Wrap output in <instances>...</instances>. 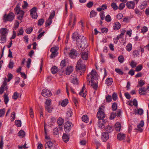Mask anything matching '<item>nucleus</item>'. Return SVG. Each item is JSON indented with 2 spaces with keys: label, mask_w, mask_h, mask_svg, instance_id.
Returning a JSON list of instances; mask_svg holds the SVG:
<instances>
[{
  "label": "nucleus",
  "mask_w": 149,
  "mask_h": 149,
  "mask_svg": "<svg viewBox=\"0 0 149 149\" xmlns=\"http://www.w3.org/2000/svg\"><path fill=\"white\" fill-rule=\"evenodd\" d=\"M78 33L76 31L73 33L72 38L74 40L76 38V43L79 49L83 50L87 47V45L86 38L82 36H77Z\"/></svg>",
  "instance_id": "f257e3e1"
},
{
  "label": "nucleus",
  "mask_w": 149,
  "mask_h": 149,
  "mask_svg": "<svg viewBox=\"0 0 149 149\" xmlns=\"http://www.w3.org/2000/svg\"><path fill=\"white\" fill-rule=\"evenodd\" d=\"M97 74L95 71L93 70H92L90 73L87 77V81L89 82V85L95 90L97 88L98 85L97 82L95 81L94 79H95L97 77Z\"/></svg>",
  "instance_id": "f03ea898"
},
{
  "label": "nucleus",
  "mask_w": 149,
  "mask_h": 149,
  "mask_svg": "<svg viewBox=\"0 0 149 149\" xmlns=\"http://www.w3.org/2000/svg\"><path fill=\"white\" fill-rule=\"evenodd\" d=\"M15 13L18 15L17 18V19L22 22V19L24 15V11L21 9L19 4L17 5L16 7L15 8Z\"/></svg>",
  "instance_id": "7ed1b4c3"
},
{
  "label": "nucleus",
  "mask_w": 149,
  "mask_h": 149,
  "mask_svg": "<svg viewBox=\"0 0 149 149\" xmlns=\"http://www.w3.org/2000/svg\"><path fill=\"white\" fill-rule=\"evenodd\" d=\"M76 67L77 71L81 72V73H84L86 70L85 64L81 59L77 62Z\"/></svg>",
  "instance_id": "20e7f679"
},
{
  "label": "nucleus",
  "mask_w": 149,
  "mask_h": 149,
  "mask_svg": "<svg viewBox=\"0 0 149 149\" xmlns=\"http://www.w3.org/2000/svg\"><path fill=\"white\" fill-rule=\"evenodd\" d=\"M14 13L11 12L9 13L8 15L5 14L3 16V19L5 22H6L7 21L11 22L14 19Z\"/></svg>",
  "instance_id": "39448f33"
},
{
  "label": "nucleus",
  "mask_w": 149,
  "mask_h": 149,
  "mask_svg": "<svg viewBox=\"0 0 149 149\" xmlns=\"http://www.w3.org/2000/svg\"><path fill=\"white\" fill-rule=\"evenodd\" d=\"M104 107L103 106H101L99 108L97 114V117L99 119H104L105 116L103 110Z\"/></svg>",
  "instance_id": "423d86ee"
},
{
  "label": "nucleus",
  "mask_w": 149,
  "mask_h": 149,
  "mask_svg": "<svg viewBox=\"0 0 149 149\" xmlns=\"http://www.w3.org/2000/svg\"><path fill=\"white\" fill-rule=\"evenodd\" d=\"M58 50V47H54L51 48L50 51L52 52V54L50 56L51 58L55 57L58 55L57 51Z\"/></svg>",
  "instance_id": "0eeeda50"
},
{
  "label": "nucleus",
  "mask_w": 149,
  "mask_h": 149,
  "mask_svg": "<svg viewBox=\"0 0 149 149\" xmlns=\"http://www.w3.org/2000/svg\"><path fill=\"white\" fill-rule=\"evenodd\" d=\"M76 21V20L75 16L72 13H71L70 15V18L69 20V25H71L72 24V27H74Z\"/></svg>",
  "instance_id": "6e6552de"
},
{
  "label": "nucleus",
  "mask_w": 149,
  "mask_h": 149,
  "mask_svg": "<svg viewBox=\"0 0 149 149\" xmlns=\"http://www.w3.org/2000/svg\"><path fill=\"white\" fill-rule=\"evenodd\" d=\"M73 70V67L71 66H69L65 69V71L63 70H60V72H61L63 73H64L66 75H69L72 72Z\"/></svg>",
  "instance_id": "1a4fd4ad"
},
{
  "label": "nucleus",
  "mask_w": 149,
  "mask_h": 149,
  "mask_svg": "<svg viewBox=\"0 0 149 149\" xmlns=\"http://www.w3.org/2000/svg\"><path fill=\"white\" fill-rule=\"evenodd\" d=\"M136 1V3H137L138 0H134V1H127L126 3L127 7L130 9H133L135 6V3Z\"/></svg>",
  "instance_id": "9d476101"
},
{
  "label": "nucleus",
  "mask_w": 149,
  "mask_h": 149,
  "mask_svg": "<svg viewBox=\"0 0 149 149\" xmlns=\"http://www.w3.org/2000/svg\"><path fill=\"white\" fill-rule=\"evenodd\" d=\"M36 10L37 8L36 7H33L30 10L31 16L34 19H36L38 17Z\"/></svg>",
  "instance_id": "9b49d317"
},
{
  "label": "nucleus",
  "mask_w": 149,
  "mask_h": 149,
  "mask_svg": "<svg viewBox=\"0 0 149 149\" xmlns=\"http://www.w3.org/2000/svg\"><path fill=\"white\" fill-rule=\"evenodd\" d=\"M41 95L43 96L47 97L51 96L52 93L49 90L45 89L42 90Z\"/></svg>",
  "instance_id": "f8f14e48"
},
{
  "label": "nucleus",
  "mask_w": 149,
  "mask_h": 149,
  "mask_svg": "<svg viewBox=\"0 0 149 149\" xmlns=\"http://www.w3.org/2000/svg\"><path fill=\"white\" fill-rule=\"evenodd\" d=\"M70 79L71 83L73 84H78V80L75 74H72L70 77Z\"/></svg>",
  "instance_id": "ddd939ff"
},
{
  "label": "nucleus",
  "mask_w": 149,
  "mask_h": 149,
  "mask_svg": "<svg viewBox=\"0 0 149 149\" xmlns=\"http://www.w3.org/2000/svg\"><path fill=\"white\" fill-rule=\"evenodd\" d=\"M7 82L6 80H5L0 88V94H2L3 92L7 89Z\"/></svg>",
  "instance_id": "4468645a"
},
{
  "label": "nucleus",
  "mask_w": 149,
  "mask_h": 149,
  "mask_svg": "<svg viewBox=\"0 0 149 149\" xmlns=\"http://www.w3.org/2000/svg\"><path fill=\"white\" fill-rule=\"evenodd\" d=\"M72 126V123L69 121L66 122L64 126L65 130V132H68L70 130Z\"/></svg>",
  "instance_id": "2eb2a0df"
},
{
  "label": "nucleus",
  "mask_w": 149,
  "mask_h": 149,
  "mask_svg": "<svg viewBox=\"0 0 149 149\" xmlns=\"http://www.w3.org/2000/svg\"><path fill=\"white\" fill-rule=\"evenodd\" d=\"M109 139L108 132H104L102 133V140L103 142H106Z\"/></svg>",
  "instance_id": "dca6fc26"
},
{
  "label": "nucleus",
  "mask_w": 149,
  "mask_h": 149,
  "mask_svg": "<svg viewBox=\"0 0 149 149\" xmlns=\"http://www.w3.org/2000/svg\"><path fill=\"white\" fill-rule=\"evenodd\" d=\"M77 51L74 49H73L70 51L69 55L71 58H75L77 56Z\"/></svg>",
  "instance_id": "f3484780"
},
{
  "label": "nucleus",
  "mask_w": 149,
  "mask_h": 149,
  "mask_svg": "<svg viewBox=\"0 0 149 149\" xmlns=\"http://www.w3.org/2000/svg\"><path fill=\"white\" fill-rule=\"evenodd\" d=\"M105 124V122L103 119H99L98 125L100 128L102 129L104 127Z\"/></svg>",
  "instance_id": "a211bd4d"
},
{
  "label": "nucleus",
  "mask_w": 149,
  "mask_h": 149,
  "mask_svg": "<svg viewBox=\"0 0 149 149\" xmlns=\"http://www.w3.org/2000/svg\"><path fill=\"white\" fill-rule=\"evenodd\" d=\"M144 125V123L143 120H141L140 123L137 126V130L140 132H142L143 131V129L142 128Z\"/></svg>",
  "instance_id": "6ab92c4d"
},
{
  "label": "nucleus",
  "mask_w": 149,
  "mask_h": 149,
  "mask_svg": "<svg viewBox=\"0 0 149 149\" xmlns=\"http://www.w3.org/2000/svg\"><path fill=\"white\" fill-rule=\"evenodd\" d=\"M86 91L85 90L84 86L80 92L79 93V95L83 97H85L86 95Z\"/></svg>",
  "instance_id": "aec40b11"
},
{
  "label": "nucleus",
  "mask_w": 149,
  "mask_h": 149,
  "mask_svg": "<svg viewBox=\"0 0 149 149\" xmlns=\"http://www.w3.org/2000/svg\"><path fill=\"white\" fill-rule=\"evenodd\" d=\"M121 27L120 24L118 22H115L113 24V29L115 30H118Z\"/></svg>",
  "instance_id": "412c9836"
},
{
  "label": "nucleus",
  "mask_w": 149,
  "mask_h": 149,
  "mask_svg": "<svg viewBox=\"0 0 149 149\" xmlns=\"http://www.w3.org/2000/svg\"><path fill=\"white\" fill-rule=\"evenodd\" d=\"M8 32V30L5 28H1L0 30V33L1 35H6Z\"/></svg>",
  "instance_id": "4be33fe9"
},
{
  "label": "nucleus",
  "mask_w": 149,
  "mask_h": 149,
  "mask_svg": "<svg viewBox=\"0 0 149 149\" xmlns=\"http://www.w3.org/2000/svg\"><path fill=\"white\" fill-rule=\"evenodd\" d=\"M125 137V135L123 133H120L117 135V138L119 140H123Z\"/></svg>",
  "instance_id": "5701e85b"
},
{
  "label": "nucleus",
  "mask_w": 149,
  "mask_h": 149,
  "mask_svg": "<svg viewBox=\"0 0 149 149\" xmlns=\"http://www.w3.org/2000/svg\"><path fill=\"white\" fill-rule=\"evenodd\" d=\"M88 52H84L82 53L81 57L84 60H87L88 58Z\"/></svg>",
  "instance_id": "b1692460"
},
{
  "label": "nucleus",
  "mask_w": 149,
  "mask_h": 149,
  "mask_svg": "<svg viewBox=\"0 0 149 149\" xmlns=\"http://www.w3.org/2000/svg\"><path fill=\"white\" fill-rule=\"evenodd\" d=\"M113 82V79L111 78H107L105 81V84L108 86H111Z\"/></svg>",
  "instance_id": "393cba45"
},
{
  "label": "nucleus",
  "mask_w": 149,
  "mask_h": 149,
  "mask_svg": "<svg viewBox=\"0 0 149 149\" xmlns=\"http://www.w3.org/2000/svg\"><path fill=\"white\" fill-rule=\"evenodd\" d=\"M54 145L53 143L52 142L50 141H49L47 142L45 144V147L46 149H47V148H49L50 147H51V146H54Z\"/></svg>",
  "instance_id": "a878e982"
},
{
  "label": "nucleus",
  "mask_w": 149,
  "mask_h": 149,
  "mask_svg": "<svg viewBox=\"0 0 149 149\" xmlns=\"http://www.w3.org/2000/svg\"><path fill=\"white\" fill-rule=\"evenodd\" d=\"M143 112V110L142 109L139 108L137 110H135L134 111V113L135 114H139V115H142Z\"/></svg>",
  "instance_id": "bb28decb"
},
{
  "label": "nucleus",
  "mask_w": 149,
  "mask_h": 149,
  "mask_svg": "<svg viewBox=\"0 0 149 149\" xmlns=\"http://www.w3.org/2000/svg\"><path fill=\"white\" fill-rule=\"evenodd\" d=\"M6 36L1 35L0 36V42L3 43L6 42Z\"/></svg>",
  "instance_id": "cd10ccee"
},
{
  "label": "nucleus",
  "mask_w": 149,
  "mask_h": 149,
  "mask_svg": "<svg viewBox=\"0 0 149 149\" xmlns=\"http://www.w3.org/2000/svg\"><path fill=\"white\" fill-rule=\"evenodd\" d=\"M147 90V88L145 87H143L141 88H140L139 90V93L140 95H144L145 93H143V92H146Z\"/></svg>",
  "instance_id": "c85d7f7f"
},
{
  "label": "nucleus",
  "mask_w": 149,
  "mask_h": 149,
  "mask_svg": "<svg viewBox=\"0 0 149 149\" xmlns=\"http://www.w3.org/2000/svg\"><path fill=\"white\" fill-rule=\"evenodd\" d=\"M116 130L117 132H119L121 129V125L120 123L117 122L115 126Z\"/></svg>",
  "instance_id": "c756f323"
},
{
  "label": "nucleus",
  "mask_w": 149,
  "mask_h": 149,
  "mask_svg": "<svg viewBox=\"0 0 149 149\" xmlns=\"http://www.w3.org/2000/svg\"><path fill=\"white\" fill-rule=\"evenodd\" d=\"M147 5V2L146 1H144L141 4L140 7L141 10L144 9Z\"/></svg>",
  "instance_id": "7c9ffc66"
},
{
  "label": "nucleus",
  "mask_w": 149,
  "mask_h": 149,
  "mask_svg": "<svg viewBox=\"0 0 149 149\" xmlns=\"http://www.w3.org/2000/svg\"><path fill=\"white\" fill-rule=\"evenodd\" d=\"M60 65L61 67V70H62L63 68L66 66V64L65 60H63L61 61L60 64Z\"/></svg>",
  "instance_id": "2f4dec72"
},
{
  "label": "nucleus",
  "mask_w": 149,
  "mask_h": 149,
  "mask_svg": "<svg viewBox=\"0 0 149 149\" xmlns=\"http://www.w3.org/2000/svg\"><path fill=\"white\" fill-rule=\"evenodd\" d=\"M51 71L52 74H54L58 71V69L57 67L54 66L51 68Z\"/></svg>",
  "instance_id": "473e14b6"
},
{
  "label": "nucleus",
  "mask_w": 149,
  "mask_h": 149,
  "mask_svg": "<svg viewBox=\"0 0 149 149\" xmlns=\"http://www.w3.org/2000/svg\"><path fill=\"white\" fill-rule=\"evenodd\" d=\"M62 138L63 141L65 142H67L69 140L68 136L66 134H63Z\"/></svg>",
  "instance_id": "72a5a7b5"
},
{
  "label": "nucleus",
  "mask_w": 149,
  "mask_h": 149,
  "mask_svg": "<svg viewBox=\"0 0 149 149\" xmlns=\"http://www.w3.org/2000/svg\"><path fill=\"white\" fill-rule=\"evenodd\" d=\"M132 45L130 43H129L126 47V49L128 52H130L132 50Z\"/></svg>",
  "instance_id": "f704fd0d"
},
{
  "label": "nucleus",
  "mask_w": 149,
  "mask_h": 149,
  "mask_svg": "<svg viewBox=\"0 0 149 149\" xmlns=\"http://www.w3.org/2000/svg\"><path fill=\"white\" fill-rule=\"evenodd\" d=\"M82 119L83 121L87 123L88 121V116L86 115H83L82 117Z\"/></svg>",
  "instance_id": "c9c22d12"
},
{
  "label": "nucleus",
  "mask_w": 149,
  "mask_h": 149,
  "mask_svg": "<svg viewBox=\"0 0 149 149\" xmlns=\"http://www.w3.org/2000/svg\"><path fill=\"white\" fill-rule=\"evenodd\" d=\"M3 97L4 98V101L5 103L7 104L9 101V98L8 97V95L6 93L4 94Z\"/></svg>",
  "instance_id": "e433bc0d"
},
{
  "label": "nucleus",
  "mask_w": 149,
  "mask_h": 149,
  "mask_svg": "<svg viewBox=\"0 0 149 149\" xmlns=\"http://www.w3.org/2000/svg\"><path fill=\"white\" fill-rule=\"evenodd\" d=\"M18 135L21 137L23 138L25 136V132L22 130H21L18 133Z\"/></svg>",
  "instance_id": "4c0bfd02"
},
{
  "label": "nucleus",
  "mask_w": 149,
  "mask_h": 149,
  "mask_svg": "<svg viewBox=\"0 0 149 149\" xmlns=\"http://www.w3.org/2000/svg\"><path fill=\"white\" fill-rule=\"evenodd\" d=\"M68 103V100L65 99L62 101L61 105L62 107H65L66 106Z\"/></svg>",
  "instance_id": "58836bf2"
},
{
  "label": "nucleus",
  "mask_w": 149,
  "mask_h": 149,
  "mask_svg": "<svg viewBox=\"0 0 149 149\" xmlns=\"http://www.w3.org/2000/svg\"><path fill=\"white\" fill-rule=\"evenodd\" d=\"M97 15V13L94 10H92L90 14V17L91 18H92L95 16Z\"/></svg>",
  "instance_id": "ea45409f"
},
{
  "label": "nucleus",
  "mask_w": 149,
  "mask_h": 149,
  "mask_svg": "<svg viewBox=\"0 0 149 149\" xmlns=\"http://www.w3.org/2000/svg\"><path fill=\"white\" fill-rule=\"evenodd\" d=\"M105 129L106 131L108 132H110L113 130V129L109 125H108L107 127H106Z\"/></svg>",
  "instance_id": "a19ab883"
},
{
  "label": "nucleus",
  "mask_w": 149,
  "mask_h": 149,
  "mask_svg": "<svg viewBox=\"0 0 149 149\" xmlns=\"http://www.w3.org/2000/svg\"><path fill=\"white\" fill-rule=\"evenodd\" d=\"M111 6L114 10H116L118 9V7L116 3L113 2L111 4Z\"/></svg>",
  "instance_id": "79ce46f5"
},
{
  "label": "nucleus",
  "mask_w": 149,
  "mask_h": 149,
  "mask_svg": "<svg viewBox=\"0 0 149 149\" xmlns=\"http://www.w3.org/2000/svg\"><path fill=\"white\" fill-rule=\"evenodd\" d=\"M148 31V29L147 27L144 26L141 28V32L143 33H144Z\"/></svg>",
  "instance_id": "37998d69"
},
{
  "label": "nucleus",
  "mask_w": 149,
  "mask_h": 149,
  "mask_svg": "<svg viewBox=\"0 0 149 149\" xmlns=\"http://www.w3.org/2000/svg\"><path fill=\"white\" fill-rule=\"evenodd\" d=\"M63 119L62 118H59L57 120V123L59 126H61L63 123Z\"/></svg>",
  "instance_id": "c03bdc74"
},
{
  "label": "nucleus",
  "mask_w": 149,
  "mask_h": 149,
  "mask_svg": "<svg viewBox=\"0 0 149 149\" xmlns=\"http://www.w3.org/2000/svg\"><path fill=\"white\" fill-rule=\"evenodd\" d=\"M53 133L54 135H58L59 134V132L58 128L55 127L53 129Z\"/></svg>",
  "instance_id": "a18cd8bd"
},
{
  "label": "nucleus",
  "mask_w": 149,
  "mask_h": 149,
  "mask_svg": "<svg viewBox=\"0 0 149 149\" xmlns=\"http://www.w3.org/2000/svg\"><path fill=\"white\" fill-rule=\"evenodd\" d=\"M118 59L119 62L122 63L124 61V58L123 55H120L118 57Z\"/></svg>",
  "instance_id": "49530a36"
},
{
  "label": "nucleus",
  "mask_w": 149,
  "mask_h": 149,
  "mask_svg": "<svg viewBox=\"0 0 149 149\" xmlns=\"http://www.w3.org/2000/svg\"><path fill=\"white\" fill-rule=\"evenodd\" d=\"M33 29V28L31 27L27 28L25 30V32L27 33L30 34L32 32Z\"/></svg>",
  "instance_id": "de8ad7c7"
},
{
  "label": "nucleus",
  "mask_w": 149,
  "mask_h": 149,
  "mask_svg": "<svg viewBox=\"0 0 149 149\" xmlns=\"http://www.w3.org/2000/svg\"><path fill=\"white\" fill-rule=\"evenodd\" d=\"M55 14V12L54 10H52L51 12L49 18V19H52L54 18Z\"/></svg>",
  "instance_id": "09e8293b"
},
{
  "label": "nucleus",
  "mask_w": 149,
  "mask_h": 149,
  "mask_svg": "<svg viewBox=\"0 0 149 149\" xmlns=\"http://www.w3.org/2000/svg\"><path fill=\"white\" fill-rule=\"evenodd\" d=\"M15 125L17 126V127H20L21 125V122L20 120H16L15 121Z\"/></svg>",
  "instance_id": "8fccbe9b"
},
{
  "label": "nucleus",
  "mask_w": 149,
  "mask_h": 149,
  "mask_svg": "<svg viewBox=\"0 0 149 149\" xmlns=\"http://www.w3.org/2000/svg\"><path fill=\"white\" fill-rule=\"evenodd\" d=\"M28 4L26 1H23L22 7L23 9H26L27 8Z\"/></svg>",
  "instance_id": "3c124183"
},
{
  "label": "nucleus",
  "mask_w": 149,
  "mask_h": 149,
  "mask_svg": "<svg viewBox=\"0 0 149 149\" xmlns=\"http://www.w3.org/2000/svg\"><path fill=\"white\" fill-rule=\"evenodd\" d=\"M115 71L120 74L123 75V72L120 69L116 68L115 69Z\"/></svg>",
  "instance_id": "603ef678"
},
{
  "label": "nucleus",
  "mask_w": 149,
  "mask_h": 149,
  "mask_svg": "<svg viewBox=\"0 0 149 149\" xmlns=\"http://www.w3.org/2000/svg\"><path fill=\"white\" fill-rule=\"evenodd\" d=\"M52 22V20L48 19L47 20L45 23L46 26H49Z\"/></svg>",
  "instance_id": "864d4df0"
},
{
  "label": "nucleus",
  "mask_w": 149,
  "mask_h": 149,
  "mask_svg": "<svg viewBox=\"0 0 149 149\" xmlns=\"http://www.w3.org/2000/svg\"><path fill=\"white\" fill-rule=\"evenodd\" d=\"M46 106H50L51 104V100L49 99H47L46 100L45 102Z\"/></svg>",
  "instance_id": "5fc2aeb1"
},
{
  "label": "nucleus",
  "mask_w": 149,
  "mask_h": 149,
  "mask_svg": "<svg viewBox=\"0 0 149 149\" xmlns=\"http://www.w3.org/2000/svg\"><path fill=\"white\" fill-rule=\"evenodd\" d=\"M45 109L46 110L49 112L50 113L52 111L53 109L52 108V107L50 106H46Z\"/></svg>",
  "instance_id": "6e6d98bb"
},
{
  "label": "nucleus",
  "mask_w": 149,
  "mask_h": 149,
  "mask_svg": "<svg viewBox=\"0 0 149 149\" xmlns=\"http://www.w3.org/2000/svg\"><path fill=\"white\" fill-rule=\"evenodd\" d=\"M44 22V20L43 19H41L39 20L38 24V26H41Z\"/></svg>",
  "instance_id": "4d7b16f0"
},
{
  "label": "nucleus",
  "mask_w": 149,
  "mask_h": 149,
  "mask_svg": "<svg viewBox=\"0 0 149 149\" xmlns=\"http://www.w3.org/2000/svg\"><path fill=\"white\" fill-rule=\"evenodd\" d=\"M5 109H0V117H3L5 113Z\"/></svg>",
  "instance_id": "13d9d810"
},
{
  "label": "nucleus",
  "mask_w": 149,
  "mask_h": 149,
  "mask_svg": "<svg viewBox=\"0 0 149 149\" xmlns=\"http://www.w3.org/2000/svg\"><path fill=\"white\" fill-rule=\"evenodd\" d=\"M67 114L68 117H71L72 115V112L71 109L69 108L67 112Z\"/></svg>",
  "instance_id": "bf43d9fd"
},
{
  "label": "nucleus",
  "mask_w": 149,
  "mask_h": 149,
  "mask_svg": "<svg viewBox=\"0 0 149 149\" xmlns=\"http://www.w3.org/2000/svg\"><path fill=\"white\" fill-rule=\"evenodd\" d=\"M137 63L134 61H132L130 64V65L132 68H133L136 67Z\"/></svg>",
  "instance_id": "052dcab7"
},
{
  "label": "nucleus",
  "mask_w": 149,
  "mask_h": 149,
  "mask_svg": "<svg viewBox=\"0 0 149 149\" xmlns=\"http://www.w3.org/2000/svg\"><path fill=\"white\" fill-rule=\"evenodd\" d=\"M105 20L107 22H109L111 21V17L109 15H107L106 16Z\"/></svg>",
  "instance_id": "680f3d73"
},
{
  "label": "nucleus",
  "mask_w": 149,
  "mask_h": 149,
  "mask_svg": "<svg viewBox=\"0 0 149 149\" xmlns=\"http://www.w3.org/2000/svg\"><path fill=\"white\" fill-rule=\"evenodd\" d=\"M125 7V4L124 3H120L118 7V9L120 10L123 9Z\"/></svg>",
  "instance_id": "e2e57ef3"
},
{
  "label": "nucleus",
  "mask_w": 149,
  "mask_h": 149,
  "mask_svg": "<svg viewBox=\"0 0 149 149\" xmlns=\"http://www.w3.org/2000/svg\"><path fill=\"white\" fill-rule=\"evenodd\" d=\"M139 54V52L138 50H135L134 51L133 53V56H138Z\"/></svg>",
  "instance_id": "0e129e2a"
},
{
  "label": "nucleus",
  "mask_w": 149,
  "mask_h": 149,
  "mask_svg": "<svg viewBox=\"0 0 149 149\" xmlns=\"http://www.w3.org/2000/svg\"><path fill=\"white\" fill-rule=\"evenodd\" d=\"M14 64L13 61H10L8 65V68L10 69H12L13 67Z\"/></svg>",
  "instance_id": "69168bd1"
},
{
  "label": "nucleus",
  "mask_w": 149,
  "mask_h": 149,
  "mask_svg": "<svg viewBox=\"0 0 149 149\" xmlns=\"http://www.w3.org/2000/svg\"><path fill=\"white\" fill-rule=\"evenodd\" d=\"M139 86L141 87L143 86L145 84V82L144 80H140L139 81Z\"/></svg>",
  "instance_id": "338daca9"
},
{
  "label": "nucleus",
  "mask_w": 149,
  "mask_h": 149,
  "mask_svg": "<svg viewBox=\"0 0 149 149\" xmlns=\"http://www.w3.org/2000/svg\"><path fill=\"white\" fill-rule=\"evenodd\" d=\"M142 68V66L139 65L137 66L136 68V71L137 72H139L141 70Z\"/></svg>",
  "instance_id": "774afa93"
}]
</instances>
